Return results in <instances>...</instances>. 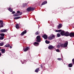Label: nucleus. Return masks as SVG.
Masks as SVG:
<instances>
[{
	"label": "nucleus",
	"instance_id": "f257e3e1",
	"mask_svg": "<svg viewBox=\"0 0 74 74\" xmlns=\"http://www.w3.org/2000/svg\"><path fill=\"white\" fill-rule=\"evenodd\" d=\"M36 41L38 42H40L41 41V39L40 38V35L38 36H37Z\"/></svg>",
	"mask_w": 74,
	"mask_h": 74
},
{
	"label": "nucleus",
	"instance_id": "f03ea898",
	"mask_svg": "<svg viewBox=\"0 0 74 74\" xmlns=\"http://www.w3.org/2000/svg\"><path fill=\"white\" fill-rule=\"evenodd\" d=\"M27 11H32L34 10V8L32 7H29L27 9Z\"/></svg>",
	"mask_w": 74,
	"mask_h": 74
},
{
	"label": "nucleus",
	"instance_id": "7ed1b4c3",
	"mask_svg": "<svg viewBox=\"0 0 74 74\" xmlns=\"http://www.w3.org/2000/svg\"><path fill=\"white\" fill-rule=\"evenodd\" d=\"M8 30L7 29H3L0 30L1 33H5L7 32Z\"/></svg>",
	"mask_w": 74,
	"mask_h": 74
},
{
	"label": "nucleus",
	"instance_id": "20e7f679",
	"mask_svg": "<svg viewBox=\"0 0 74 74\" xmlns=\"http://www.w3.org/2000/svg\"><path fill=\"white\" fill-rule=\"evenodd\" d=\"M42 37L44 38L45 40H47L48 38V36L46 34H44L42 36Z\"/></svg>",
	"mask_w": 74,
	"mask_h": 74
},
{
	"label": "nucleus",
	"instance_id": "39448f33",
	"mask_svg": "<svg viewBox=\"0 0 74 74\" xmlns=\"http://www.w3.org/2000/svg\"><path fill=\"white\" fill-rule=\"evenodd\" d=\"M62 27V24L61 23L59 24V25L58 26V29H60Z\"/></svg>",
	"mask_w": 74,
	"mask_h": 74
},
{
	"label": "nucleus",
	"instance_id": "423d86ee",
	"mask_svg": "<svg viewBox=\"0 0 74 74\" xmlns=\"http://www.w3.org/2000/svg\"><path fill=\"white\" fill-rule=\"evenodd\" d=\"M69 36L71 37H74V33H71L69 34Z\"/></svg>",
	"mask_w": 74,
	"mask_h": 74
},
{
	"label": "nucleus",
	"instance_id": "0eeeda50",
	"mask_svg": "<svg viewBox=\"0 0 74 74\" xmlns=\"http://www.w3.org/2000/svg\"><path fill=\"white\" fill-rule=\"evenodd\" d=\"M0 27H3V21H2V20H0Z\"/></svg>",
	"mask_w": 74,
	"mask_h": 74
},
{
	"label": "nucleus",
	"instance_id": "6e6552de",
	"mask_svg": "<svg viewBox=\"0 0 74 74\" xmlns=\"http://www.w3.org/2000/svg\"><path fill=\"white\" fill-rule=\"evenodd\" d=\"M27 33L26 30H25L24 31H23L21 34V36H22L23 35H24V34H26Z\"/></svg>",
	"mask_w": 74,
	"mask_h": 74
},
{
	"label": "nucleus",
	"instance_id": "1a4fd4ad",
	"mask_svg": "<svg viewBox=\"0 0 74 74\" xmlns=\"http://www.w3.org/2000/svg\"><path fill=\"white\" fill-rule=\"evenodd\" d=\"M60 34L61 36H65V33H64V31H62L60 33Z\"/></svg>",
	"mask_w": 74,
	"mask_h": 74
},
{
	"label": "nucleus",
	"instance_id": "9d476101",
	"mask_svg": "<svg viewBox=\"0 0 74 74\" xmlns=\"http://www.w3.org/2000/svg\"><path fill=\"white\" fill-rule=\"evenodd\" d=\"M69 35L70 34L69 32H65V36H66V37H68V36H69Z\"/></svg>",
	"mask_w": 74,
	"mask_h": 74
},
{
	"label": "nucleus",
	"instance_id": "9b49d317",
	"mask_svg": "<svg viewBox=\"0 0 74 74\" xmlns=\"http://www.w3.org/2000/svg\"><path fill=\"white\" fill-rule=\"evenodd\" d=\"M39 44V43L37 42H35L33 43V45H35V46H38Z\"/></svg>",
	"mask_w": 74,
	"mask_h": 74
},
{
	"label": "nucleus",
	"instance_id": "f8f14e48",
	"mask_svg": "<svg viewBox=\"0 0 74 74\" xmlns=\"http://www.w3.org/2000/svg\"><path fill=\"white\" fill-rule=\"evenodd\" d=\"M53 46L52 45H50L48 47V48L49 49H53Z\"/></svg>",
	"mask_w": 74,
	"mask_h": 74
},
{
	"label": "nucleus",
	"instance_id": "ddd939ff",
	"mask_svg": "<svg viewBox=\"0 0 74 74\" xmlns=\"http://www.w3.org/2000/svg\"><path fill=\"white\" fill-rule=\"evenodd\" d=\"M29 49V48L28 47H26V48L24 49V52H26L27 51H28Z\"/></svg>",
	"mask_w": 74,
	"mask_h": 74
},
{
	"label": "nucleus",
	"instance_id": "4468645a",
	"mask_svg": "<svg viewBox=\"0 0 74 74\" xmlns=\"http://www.w3.org/2000/svg\"><path fill=\"white\" fill-rule=\"evenodd\" d=\"M40 71V68H37L35 70V72L38 73Z\"/></svg>",
	"mask_w": 74,
	"mask_h": 74
},
{
	"label": "nucleus",
	"instance_id": "2eb2a0df",
	"mask_svg": "<svg viewBox=\"0 0 74 74\" xmlns=\"http://www.w3.org/2000/svg\"><path fill=\"white\" fill-rule=\"evenodd\" d=\"M60 46L61 47H65V43L64 44H61L60 45Z\"/></svg>",
	"mask_w": 74,
	"mask_h": 74
},
{
	"label": "nucleus",
	"instance_id": "dca6fc26",
	"mask_svg": "<svg viewBox=\"0 0 74 74\" xmlns=\"http://www.w3.org/2000/svg\"><path fill=\"white\" fill-rule=\"evenodd\" d=\"M47 1H44L42 2V3L41 4V5H45V4H47Z\"/></svg>",
	"mask_w": 74,
	"mask_h": 74
},
{
	"label": "nucleus",
	"instance_id": "f3484780",
	"mask_svg": "<svg viewBox=\"0 0 74 74\" xmlns=\"http://www.w3.org/2000/svg\"><path fill=\"white\" fill-rule=\"evenodd\" d=\"M1 53H4L5 52V50L4 49H2L1 50Z\"/></svg>",
	"mask_w": 74,
	"mask_h": 74
},
{
	"label": "nucleus",
	"instance_id": "a211bd4d",
	"mask_svg": "<svg viewBox=\"0 0 74 74\" xmlns=\"http://www.w3.org/2000/svg\"><path fill=\"white\" fill-rule=\"evenodd\" d=\"M16 29H19V24H16Z\"/></svg>",
	"mask_w": 74,
	"mask_h": 74
},
{
	"label": "nucleus",
	"instance_id": "6ab92c4d",
	"mask_svg": "<svg viewBox=\"0 0 74 74\" xmlns=\"http://www.w3.org/2000/svg\"><path fill=\"white\" fill-rule=\"evenodd\" d=\"M5 47H6V48H7L8 47H10V44H6L5 46Z\"/></svg>",
	"mask_w": 74,
	"mask_h": 74
},
{
	"label": "nucleus",
	"instance_id": "aec40b11",
	"mask_svg": "<svg viewBox=\"0 0 74 74\" xmlns=\"http://www.w3.org/2000/svg\"><path fill=\"white\" fill-rule=\"evenodd\" d=\"M19 15V14H17V13H16V14H13V16H14V17H15V16H18Z\"/></svg>",
	"mask_w": 74,
	"mask_h": 74
},
{
	"label": "nucleus",
	"instance_id": "412c9836",
	"mask_svg": "<svg viewBox=\"0 0 74 74\" xmlns=\"http://www.w3.org/2000/svg\"><path fill=\"white\" fill-rule=\"evenodd\" d=\"M50 36L53 39V38H55V35L52 34H51V35H50Z\"/></svg>",
	"mask_w": 74,
	"mask_h": 74
},
{
	"label": "nucleus",
	"instance_id": "4be33fe9",
	"mask_svg": "<svg viewBox=\"0 0 74 74\" xmlns=\"http://www.w3.org/2000/svg\"><path fill=\"white\" fill-rule=\"evenodd\" d=\"M68 45V42L66 41L65 43V47H67V45Z\"/></svg>",
	"mask_w": 74,
	"mask_h": 74
},
{
	"label": "nucleus",
	"instance_id": "5701e85b",
	"mask_svg": "<svg viewBox=\"0 0 74 74\" xmlns=\"http://www.w3.org/2000/svg\"><path fill=\"white\" fill-rule=\"evenodd\" d=\"M8 10L9 11H10V12H11L13 11V10H12V9H11V8H9L8 9Z\"/></svg>",
	"mask_w": 74,
	"mask_h": 74
},
{
	"label": "nucleus",
	"instance_id": "b1692460",
	"mask_svg": "<svg viewBox=\"0 0 74 74\" xmlns=\"http://www.w3.org/2000/svg\"><path fill=\"white\" fill-rule=\"evenodd\" d=\"M0 35L1 36H2V37H4V36L5 35V34L4 33H1L0 34Z\"/></svg>",
	"mask_w": 74,
	"mask_h": 74
},
{
	"label": "nucleus",
	"instance_id": "393cba45",
	"mask_svg": "<svg viewBox=\"0 0 74 74\" xmlns=\"http://www.w3.org/2000/svg\"><path fill=\"white\" fill-rule=\"evenodd\" d=\"M21 18L20 16H19L18 17H15L14 18V19H19Z\"/></svg>",
	"mask_w": 74,
	"mask_h": 74
},
{
	"label": "nucleus",
	"instance_id": "a878e982",
	"mask_svg": "<svg viewBox=\"0 0 74 74\" xmlns=\"http://www.w3.org/2000/svg\"><path fill=\"white\" fill-rule=\"evenodd\" d=\"M48 39L49 40H52V39H53L51 36L49 37Z\"/></svg>",
	"mask_w": 74,
	"mask_h": 74
},
{
	"label": "nucleus",
	"instance_id": "bb28decb",
	"mask_svg": "<svg viewBox=\"0 0 74 74\" xmlns=\"http://www.w3.org/2000/svg\"><path fill=\"white\" fill-rule=\"evenodd\" d=\"M45 43L46 44H49V42H50L49 41H48L47 40H46L45 41Z\"/></svg>",
	"mask_w": 74,
	"mask_h": 74
},
{
	"label": "nucleus",
	"instance_id": "cd10ccee",
	"mask_svg": "<svg viewBox=\"0 0 74 74\" xmlns=\"http://www.w3.org/2000/svg\"><path fill=\"white\" fill-rule=\"evenodd\" d=\"M40 34V32H38V31H37L36 33V35H38Z\"/></svg>",
	"mask_w": 74,
	"mask_h": 74
},
{
	"label": "nucleus",
	"instance_id": "c85d7f7f",
	"mask_svg": "<svg viewBox=\"0 0 74 74\" xmlns=\"http://www.w3.org/2000/svg\"><path fill=\"white\" fill-rule=\"evenodd\" d=\"M69 67H71L73 66V64H69Z\"/></svg>",
	"mask_w": 74,
	"mask_h": 74
},
{
	"label": "nucleus",
	"instance_id": "c756f323",
	"mask_svg": "<svg viewBox=\"0 0 74 74\" xmlns=\"http://www.w3.org/2000/svg\"><path fill=\"white\" fill-rule=\"evenodd\" d=\"M57 36L58 37H60V34L59 33L57 34Z\"/></svg>",
	"mask_w": 74,
	"mask_h": 74
},
{
	"label": "nucleus",
	"instance_id": "7c9ffc66",
	"mask_svg": "<svg viewBox=\"0 0 74 74\" xmlns=\"http://www.w3.org/2000/svg\"><path fill=\"white\" fill-rule=\"evenodd\" d=\"M4 39V37L3 36H0V40H3Z\"/></svg>",
	"mask_w": 74,
	"mask_h": 74
},
{
	"label": "nucleus",
	"instance_id": "2f4dec72",
	"mask_svg": "<svg viewBox=\"0 0 74 74\" xmlns=\"http://www.w3.org/2000/svg\"><path fill=\"white\" fill-rule=\"evenodd\" d=\"M3 45L4 44H3V43H0V46H3Z\"/></svg>",
	"mask_w": 74,
	"mask_h": 74
},
{
	"label": "nucleus",
	"instance_id": "473e14b6",
	"mask_svg": "<svg viewBox=\"0 0 74 74\" xmlns=\"http://www.w3.org/2000/svg\"><path fill=\"white\" fill-rule=\"evenodd\" d=\"M25 6H25V4H23L22 7L23 8H24V7H25Z\"/></svg>",
	"mask_w": 74,
	"mask_h": 74
},
{
	"label": "nucleus",
	"instance_id": "72a5a7b5",
	"mask_svg": "<svg viewBox=\"0 0 74 74\" xmlns=\"http://www.w3.org/2000/svg\"><path fill=\"white\" fill-rule=\"evenodd\" d=\"M57 60H62V59L61 58H58L57 59Z\"/></svg>",
	"mask_w": 74,
	"mask_h": 74
},
{
	"label": "nucleus",
	"instance_id": "f704fd0d",
	"mask_svg": "<svg viewBox=\"0 0 74 74\" xmlns=\"http://www.w3.org/2000/svg\"><path fill=\"white\" fill-rule=\"evenodd\" d=\"M57 48H60V45H58L57 46Z\"/></svg>",
	"mask_w": 74,
	"mask_h": 74
},
{
	"label": "nucleus",
	"instance_id": "c9c22d12",
	"mask_svg": "<svg viewBox=\"0 0 74 74\" xmlns=\"http://www.w3.org/2000/svg\"><path fill=\"white\" fill-rule=\"evenodd\" d=\"M17 14H19V13H20V11H17Z\"/></svg>",
	"mask_w": 74,
	"mask_h": 74
},
{
	"label": "nucleus",
	"instance_id": "e433bc0d",
	"mask_svg": "<svg viewBox=\"0 0 74 74\" xmlns=\"http://www.w3.org/2000/svg\"><path fill=\"white\" fill-rule=\"evenodd\" d=\"M56 52H59V49H57L56 50Z\"/></svg>",
	"mask_w": 74,
	"mask_h": 74
},
{
	"label": "nucleus",
	"instance_id": "4c0bfd02",
	"mask_svg": "<svg viewBox=\"0 0 74 74\" xmlns=\"http://www.w3.org/2000/svg\"><path fill=\"white\" fill-rule=\"evenodd\" d=\"M40 67H41V68H42H42H43V66H42V64L40 65Z\"/></svg>",
	"mask_w": 74,
	"mask_h": 74
},
{
	"label": "nucleus",
	"instance_id": "58836bf2",
	"mask_svg": "<svg viewBox=\"0 0 74 74\" xmlns=\"http://www.w3.org/2000/svg\"><path fill=\"white\" fill-rule=\"evenodd\" d=\"M62 29L58 30V32H62Z\"/></svg>",
	"mask_w": 74,
	"mask_h": 74
},
{
	"label": "nucleus",
	"instance_id": "ea45409f",
	"mask_svg": "<svg viewBox=\"0 0 74 74\" xmlns=\"http://www.w3.org/2000/svg\"><path fill=\"white\" fill-rule=\"evenodd\" d=\"M72 62H73V64H74V59H73L72 60Z\"/></svg>",
	"mask_w": 74,
	"mask_h": 74
},
{
	"label": "nucleus",
	"instance_id": "a19ab883",
	"mask_svg": "<svg viewBox=\"0 0 74 74\" xmlns=\"http://www.w3.org/2000/svg\"><path fill=\"white\" fill-rule=\"evenodd\" d=\"M22 12H20L19 13V15H22Z\"/></svg>",
	"mask_w": 74,
	"mask_h": 74
},
{
	"label": "nucleus",
	"instance_id": "79ce46f5",
	"mask_svg": "<svg viewBox=\"0 0 74 74\" xmlns=\"http://www.w3.org/2000/svg\"><path fill=\"white\" fill-rule=\"evenodd\" d=\"M55 32H59L58 30H56Z\"/></svg>",
	"mask_w": 74,
	"mask_h": 74
},
{
	"label": "nucleus",
	"instance_id": "37998d69",
	"mask_svg": "<svg viewBox=\"0 0 74 74\" xmlns=\"http://www.w3.org/2000/svg\"><path fill=\"white\" fill-rule=\"evenodd\" d=\"M15 11H13L12 12V14H15Z\"/></svg>",
	"mask_w": 74,
	"mask_h": 74
},
{
	"label": "nucleus",
	"instance_id": "c03bdc74",
	"mask_svg": "<svg viewBox=\"0 0 74 74\" xmlns=\"http://www.w3.org/2000/svg\"><path fill=\"white\" fill-rule=\"evenodd\" d=\"M12 48V46H10V49H11V48Z\"/></svg>",
	"mask_w": 74,
	"mask_h": 74
},
{
	"label": "nucleus",
	"instance_id": "a18cd8bd",
	"mask_svg": "<svg viewBox=\"0 0 74 74\" xmlns=\"http://www.w3.org/2000/svg\"><path fill=\"white\" fill-rule=\"evenodd\" d=\"M27 5V3H25V6H26Z\"/></svg>",
	"mask_w": 74,
	"mask_h": 74
},
{
	"label": "nucleus",
	"instance_id": "49530a36",
	"mask_svg": "<svg viewBox=\"0 0 74 74\" xmlns=\"http://www.w3.org/2000/svg\"><path fill=\"white\" fill-rule=\"evenodd\" d=\"M1 53H0V56H1Z\"/></svg>",
	"mask_w": 74,
	"mask_h": 74
},
{
	"label": "nucleus",
	"instance_id": "de8ad7c7",
	"mask_svg": "<svg viewBox=\"0 0 74 74\" xmlns=\"http://www.w3.org/2000/svg\"><path fill=\"white\" fill-rule=\"evenodd\" d=\"M0 51H1V47H0Z\"/></svg>",
	"mask_w": 74,
	"mask_h": 74
}]
</instances>
